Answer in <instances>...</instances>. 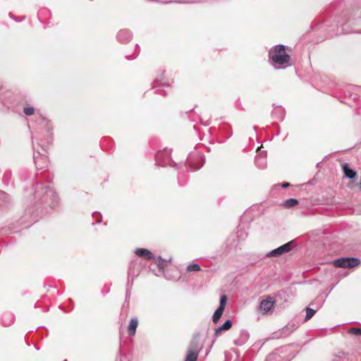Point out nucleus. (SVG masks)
<instances>
[{
	"mask_svg": "<svg viewBox=\"0 0 361 361\" xmlns=\"http://www.w3.org/2000/svg\"><path fill=\"white\" fill-rule=\"evenodd\" d=\"M269 56L275 66L288 63L290 59V56L286 52L285 46L282 44L271 48L269 51Z\"/></svg>",
	"mask_w": 361,
	"mask_h": 361,
	"instance_id": "obj_1",
	"label": "nucleus"
},
{
	"mask_svg": "<svg viewBox=\"0 0 361 361\" xmlns=\"http://www.w3.org/2000/svg\"><path fill=\"white\" fill-rule=\"evenodd\" d=\"M44 190V195L47 197V198H50L51 200L52 207L56 206L59 202V197L57 194L52 190V188L49 185L44 186L42 183H37L35 186V191L37 194H39V195H40Z\"/></svg>",
	"mask_w": 361,
	"mask_h": 361,
	"instance_id": "obj_2",
	"label": "nucleus"
},
{
	"mask_svg": "<svg viewBox=\"0 0 361 361\" xmlns=\"http://www.w3.org/2000/svg\"><path fill=\"white\" fill-rule=\"evenodd\" d=\"M360 262L356 257H342L334 260V264L336 267L351 268L357 266Z\"/></svg>",
	"mask_w": 361,
	"mask_h": 361,
	"instance_id": "obj_3",
	"label": "nucleus"
},
{
	"mask_svg": "<svg viewBox=\"0 0 361 361\" xmlns=\"http://www.w3.org/2000/svg\"><path fill=\"white\" fill-rule=\"evenodd\" d=\"M42 151L38 150L37 154L34 152L33 159L36 165V167L38 169H42L48 164L47 157L44 153L47 152V150L44 147H41Z\"/></svg>",
	"mask_w": 361,
	"mask_h": 361,
	"instance_id": "obj_4",
	"label": "nucleus"
},
{
	"mask_svg": "<svg viewBox=\"0 0 361 361\" xmlns=\"http://www.w3.org/2000/svg\"><path fill=\"white\" fill-rule=\"evenodd\" d=\"M275 303L276 301L272 297L267 296L259 302L258 310L262 314H268L273 310Z\"/></svg>",
	"mask_w": 361,
	"mask_h": 361,
	"instance_id": "obj_5",
	"label": "nucleus"
},
{
	"mask_svg": "<svg viewBox=\"0 0 361 361\" xmlns=\"http://www.w3.org/2000/svg\"><path fill=\"white\" fill-rule=\"evenodd\" d=\"M155 161L159 166L169 165L171 162V149L166 148L163 151L158 152L155 156Z\"/></svg>",
	"mask_w": 361,
	"mask_h": 361,
	"instance_id": "obj_6",
	"label": "nucleus"
},
{
	"mask_svg": "<svg viewBox=\"0 0 361 361\" xmlns=\"http://www.w3.org/2000/svg\"><path fill=\"white\" fill-rule=\"evenodd\" d=\"M199 350L198 343L193 340L189 345L185 361H196Z\"/></svg>",
	"mask_w": 361,
	"mask_h": 361,
	"instance_id": "obj_7",
	"label": "nucleus"
},
{
	"mask_svg": "<svg viewBox=\"0 0 361 361\" xmlns=\"http://www.w3.org/2000/svg\"><path fill=\"white\" fill-rule=\"evenodd\" d=\"M292 243H293V241H290L287 243H285L284 245L270 251L269 252H268L266 256L268 257L281 256L283 254L286 253L291 250Z\"/></svg>",
	"mask_w": 361,
	"mask_h": 361,
	"instance_id": "obj_8",
	"label": "nucleus"
},
{
	"mask_svg": "<svg viewBox=\"0 0 361 361\" xmlns=\"http://www.w3.org/2000/svg\"><path fill=\"white\" fill-rule=\"evenodd\" d=\"M132 32L127 29L121 30L117 34L118 40L122 43L129 42L132 39Z\"/></svg>",
	"mask_w": 361,
	"mask_h": 361,
	"instance_id": "obj_9",
	"label": "nucleus"
},
{
	"mask_svg": "<svg viewBox=\"0 0 361 361\" xmlns=\"http://www.w3.org/2000/svg\"><path fill=\"white\" fill-rule=\"evenodd\" d=\"M135 253L140 257L149 260L154 258V255L149 250L145 248H137L135 250Z\"/></svg>",
	"mask_w": 361,
	"mask_h": 361,
	"instance_id": "obj_10",
	"label": "nucleus"
},
{
	"mask_svg": "<svg viewBox=\"0 0 361 361\" xmlns=\"http://www.w3.org/2000/svg\"><path fill=\"white\" fill-rule=\"evenodd\" d=\"M15 317L11 312H6L2 315L1 322L5 326H11L14 322Z\"/></svg>",
	"mask_w": 361,
	"mask_h": 361,
	"instance_id": "obj_11",
	"label": "nucleus"
},
{
	"mask_svg": "<svg viewBox=\"0 0 361 361\" xmlns=\"http://www.w3.org/2000/svg\"><path fill=\"white\" fill-rule=\"evenodd\" d=\"M232 326V322L231 319L226 320L221 326L215 329V336H218L221 334V331L228 330Z\"/></svg>",
	"mask_w": 361,
	"mask_h": 361,
	"instance_id": "obj_12",
	"label": "nucleus"
},
{
	"mask_svg": "<svg viewBox=\"0 0 361 361\" xmlns=\"http://www.w3.org/2000/svg\"><path fill=\"white\" fill-rule=\"evenodd\" d=\"M249 337V333L247 331L243 330L240 331V338L235 341V344L243 345L248 340Z\"/></svg>",
	"mask_w": 361,
	"mask_h": 361,
	"instance_id": "obj_13",
	"label": "nucleus"
},
{
	"mask_svg": "<svg viewBox=\"0 0 361 361\" xmlns=\"http://www.w3.org/2000/svg\"><path fill=\"white\" fill-rule=\"evenodd\" d=\"M342 169L344 173V175L348 178H353L356 176V172L350 168L348 164H344L342 166Z\"/></svg>",
	"mask_w": 361,
	"mask_h": 361,
	"instance_id": "obj_14",
	"label": "nucleus"
},
{
	"mask_svg": "<svg viewBox=\"0 0 361 361\" xmlns=\"http://www.w3.org/2000/svg\"><path fill=\"white\" fill-rule=\"evenodd\" d=\"M138 325V321L137 318H132L130 321L129 325L128 326V331L130 336H134L135 334L136 329Z\"/></svg>",
	"mask_w": 361,
	"mask_h": 361,
	"instance_id": "obj_15",
	"label": "nucleus"
},
{
	"mask_svg": "<svg viewBox=\"0 0 361 361\" xmlns=\"http://www.w3.org/2000/svg\"><path fill=\"white\" fill-rule=\"evenodd\" d=\"M271 114L279 119H283L284 117V110L281 106L274 108Z\"/></svg>",
	"mask_w": 361,
	"mask_h": 361,
	"instance_id": "obj_16",
	"label": "nucleus"
},
{
	"mask_svg": "<svg viewBox=\"0 0 361 361\" xmlns=\"http://www.w3.org/2000/svg\"><path fill=\"white\" fill-rule=\"evenodd\" d=\"M298 204V201L297 199L295 198H290L286 200H285L282 205L286 208H291L295 207Z\"/></svg>",
	"mask_w": 361,
	"mask_h": 361,
	"instance_id": "obj_17",
	"label": "nucleus"
},
{
	"mask_svg": "<svg viewBox=\"0 0 361 361\" xmlns=\"http://www.w3.org/2000/svg\"><path fill=\"white\" fill-rule=\"evenodd\" d=\"M296 329V326L294 324H288L283 328L282 334L286 336L293 333Z\"/></svg>",
	"mask_w": 361,
	"mask_h": 361,
	"instance_id": "obj_18",
	"label": "nucleus"
},
{
	"mask_svg": "<svg viewBox=\"0 0 361 361\" xmlns=\"http://www.w3.org/2000/svg\"><path fill=\"white\" fill-rule=\"evenodd\" d=\"M296 329V326L294 324H288L283 328L282 334L286 336L293 333Z\"/></svg>",
	"mask_w": 361,
	"mask_h": 361,
	"instance_id": "obj_19",
	"label": "nucleus"
},
{
	"mask_svg": "<svg viewBox=\"0 0 361 361\" xmlns=\"http://www.w3.org/2000/svg\"><path fill=\"white\" fill-rule=\"evenodd\" d=\"M224 310L221 309V307H218L216 310L214 312L212 317V320L214 323H216L219 320L220 317H221L224 312Z\"/></svg>",
	"mask_w": 361,
	"mask_h": 361,
	"instance_id": "obj_20",
	"label": "nucleus"
},
{
	"mask_svg": "<svg viewBox=\"0 0 361 361\" xmlns=\"http://www.w3.org/2000/svg\"><path fill=\"white\" fill-rule=\"evenodd\" d=\"M201 270V267L199 264L191 263L187 267L188 271H199Z\"/></svg>",
	"mask_w": 361,
	"mask_h": 361,
	"instance_id": "obj_21",
	"label": "nucleus"
},
{
	"mask_svg": "<svg viewBox=\"0 0 361 361\" xmlns=\"http://www.w3.org/2000/svg\"><path fill=\"white\" fill-rule=\"evenodd\" d=\"M305 310H306V315L305 317V321H307V320L310 319L314 316L316 311L310 307H306Z\"/></svg>",
	"mask_w": 361,
	"mask_h": 361,
	"instance_id": "obj_22",
	"label": "nucleus"
},
{
	"mask_svg": "<svg viewBox=\"0 0 361 361\" xmlns=\"http://www.w3.org/2000/svg\"><path fill=\"white\" fill-rule=\"evenodd\" d=\"M156 264L160 269H163L166 266V260L162 259L161 257L157 258L156 260Z\"/></svg>",
	"mask_w": 361,
	"mask_h": 361,
	"instance_id": "obj_23",
	"label": "nucleus"
},
{
	"mask_svg": "<svg viewBox=\"0 0 361 361\" xmlns=\"http://www.w3.org/2000/svg\"><path fill=\"white\" fill-rule=\"evenodd\" d=\"M227 296L226 295H223L221 296L220 298V304H219V307H221V309L224 310L225 309V306H226V301H227Z\"/></svg>",
	"mask_w": 361,
	"mask_h": 361,
	"instance_id": "obj_24",
	"label": "nucleus"
},
{
	"mask_svg": "<svg viewBox=\"0 0 361 361\" xmlns=\"http://www.w3.org/2000/svg\"><path fill=\"white\" fill-rule=\"evenodd\" d=\"M23 113L27 116H31L35 113V109L32 106L25 107Z\"/></svg>",
	"mask_w": 361,
	"mask_h": 361,
	"instance_id": "obj_25",
	"label": "nucleus"
},
{
	"mask_svg": "<svg viewBox=\"0 0 361 361\" xmlns=\"http://www.w3.org/2000/svg\"><path fill=\"white\" fill-rule=\"evenodd\" d=\"M348 334L357 336L361 335V328H350L348 330Z\"/></svg>",
	"mask_w": 361,
	"mask_h": 361,
	"instance_id": "obj_26",
	"label": "nucleus"
},
{
	"mask_svg": "<svg viewBox=\"0 0 361 361\" xmlns=\"http://www.w3.org/2000/svg\"><path fill=\"white\" fill-rule=\"evenodd\" d=\"M7 199V194L3 191H0V202H5Z\"/></svg>",
	"mask_w": 361,
	"mask_h": 361,
	"instance_id": "obj_27",
	"label": "nucleus"
},
{
	"mask_svg": "<svg viewBox=\"0 0 361 361\" xmlns=\"http://www.w3.org/2000/svg\"><path fill=\"white\" fill-rule=\"evenodd\" d=\"M259 160H260V158H257V159H256V160H255L256 164H257V165H259V167L263 168V167L264 166V163H262V164L259 165ZM262 161H263V162H264V161H265V160H264V159H263Z\"/></svg>",
	"mask_w": 361,
	"mask_h": 361,
	"instance_id": "obj_28",
	"label": "nucleus"
},
{
	"mask_svg": "<svg viewBox=\"0 0 361 361\" xmlns=\"http://www.w3.org/2000/svg\"><path fill=\"white\" fill-rule=\"evenodd\" d=\"M154 93L156 94H161L163 95H165L166 94V92L163 90H155L154 91Z\"/></svg>",
	"mask_w": 361,
	"mask_h": 361,
	"instance_id": "obj_29",
	"label": "nucleus"
},
{
	"mask_svg": "<svg viewBox=\"0 0 361 361\" xmlns=\"http://www.w3.org/2000/svg\"><path fill=\"white\" fill-rule=\"evenodd\" d=\"M289 186H290V183H283L281 184V187L283 188H288Z\"/></svg>",
	"mask_w": 361,
	"mask_h": 361,
	"instance_id": "obj_30",
	"label": "nucleus"
},
{
	"mask_svg": "<svg viewBox=\"0 0 361 361\" xmlns=\"http://www.w3.org/2000/svg\"><path fill=\"white\" fill-rule=\"evenodd\" d=\"M119 359L121 361H122L123 360H125L127 361V357L125 355H121Z\"/></svg>",
	"mask_w": 361,
	"mask_h": 361,
	"instance_id": "obj_31",
	"label": "nucleus"
},
{
	"mask_svg": "<svg viewBox=\"0 0 361 361\" xmlns=\"http://www.w3.org/2000/svg\"><path fill=\"white\" fill-rule=\"evenodd\" d=\"M188 166H190L192 170H197V169H199V168H195V167L192 166H191V164H190V161H188Z\"/></svg>",
	"mask_w": 361,
	"mask_h": 361,
	"instance_id": "obj_32",
	"label": "nucleus"
},
{
	"mask_svg": "<svg viewBox=\"0 0 361 361\" xmlns=\"http://www.w3.org/2000/svg\"><path fill=\"white\" fill-rule=\"evenodd\" d=\"M154 85H159L160 84L159 83V82L156 80H154ZM161 85H164L165 84H161Z\"/></svg>",
	"mask_w": 361,
	"mask_h": 361,
	"instance_id": "obj_33",
	"label": "nucleus"
},
{
	"mask_svg": "<svg viewBox=\"0 0 361 361\" xmlns=\"http://www.w3.org/2000/svg\"><path fill=\"white\" fill-rule=\"evenodd\" d=\"M93 216H95V217H97V216H101V214H100V213H99V212H94V213H93Z\"/></svg>",
	"mask_w": 361,
	"mask_h": 361,
	"instance_id": "obj_34",
	"label": "nucleus"
},
{
	"mask_svg": "<svg viewBox=\"0 0 361 361\" xmlns=\"http://www.w3.org/2000/svg\"><path fill=\"white\" fill-rule=\"evenodd\" d=\"M178 182H179V183H180V185H183V183H181V181H180V176H179V177H178Z\"/></svg>",
	"mask_w": 361,
	"mask_h": 361,
	"instance_id": "obj_35",
	"label": "nucleus"
},
{
	"mask_svg": "<svg viewBox=\"0 0 361 361\" xmlns=\"http://www.w3.org/2000/svg\"><path fill=\"white\" fill-rule=\"evenodd\" d=\"M126 57V59H128V60L131 59V57H130V56H128V55H127Z\"/></svg>",
	"mask_w": 361,
	"mask_h": 361,
	"instance_id": "obj_36",
	"label": "nucleus"
},
{
	"mask_svg": "<svg viewBox=\"0 0 361 361\" xmlns=\"http://www.w3.org/2000/svg\"><path fill=\"white\" fill-rule=\"evenodd\" d=\"M100 222H101V219H99L97 220V222H96V223H97V224H99V223H100Z\"/></svg>",
	"mask_w": 361,
	"mask_h": 361,
	"instance_id": "obj_37",
	"label": "nucleus"
},
{
	"mask_svg": "<svg viewBox=\"0 0 361 361\" xmlns=\"http://www.w3.org/2000/svg\"><path fill=\"white\" fill-rule=\"evenodd\" d=\"M341 32H342V33L347 34L348 32H347V31H346V32H345L344 30H343Z\"/></svg>",
	"mask_w": 361,
	"mask_h": 361,
	"instance_id": "obj_38",
	"label": "nucleus"
},
{
	"mask_svg": "<svg viewBox=\"0 0 361 361\" xmlns=\"http://www.w3.org/2000/svg\"><path fill=\"white\" fill-rule=\"evenodd\" d=\"M130 272H131V268H130L129 270H128V274H130Z\"/></svg>",
	"mask_w": 361,
	"mask_h": 361,
	"instance_id": "obj_39",
	"label": "nucleus"
},
{
	"mask_svg": "<svg viewBox=\"0 0 361 361\" xmlns=\"http://www.w3.org/2000/svg\"><path fill=\"white\" fill-rule=\"evenodd\" d=\"M64 361H67L66 360H65Z\"/></svg>",
	"mask_w": 361,
	"mask_h": 361,
	"instance_id": "obj_40",
	"label": "nucleus"
}]
</instances>
